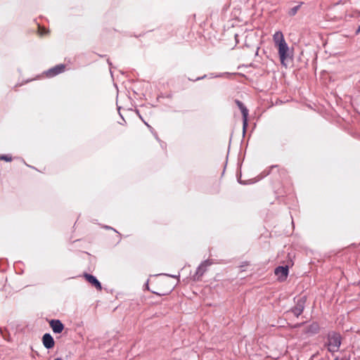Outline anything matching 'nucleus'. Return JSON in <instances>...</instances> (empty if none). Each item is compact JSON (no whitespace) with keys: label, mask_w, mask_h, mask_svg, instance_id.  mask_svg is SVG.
Returning <instances> with one entry per match:
<instances>
[{"label":"nucleus","mask_w":360,"mask_h":360,"mask_svg":"<svg viewBox=\"0 0 360 360\" xmlns=\"http://www.w3.org/2000/svg\"><path fill=\"white\" fill-rule=\"evenodd\" d=\"M326 338L327 342H325L324 346L327 347L328 352L333 354L338 352L342 342L341 334L335 330H330Z\"/></svg>","instance_id":"nucleus-1"},{"label":"nucleus","mask_w":360,"mask_h":360,"mask_svg":"<svg viewBox=\"0 0 360 360\" xmlns=\"http://www.w3.org/2000/svg\"><path fill=\"white\" fill-rule=\"evenodd\" d=\"M278 49V53L279 59L281 60V63L284 65L287 66L285 61L288 59L291 58L290 56V50L288 44L286 43L285 40H283L278 46H276Z\"/></svg>","instance_id":"nucleus-2"},{"label":"nucleus","mask_w":360,"mask_h":360,"mask_svg":"<svg viewBox=\"0 0 360 360\" xmlns=\"http://www.w3.org/2000/svg\"><path fill=\"white\" fill-rule=\"evenodd\" d=\"M307 296H302L295 300V297L294 298V301L295 302V305L291 307L287 313H292L296 317H299L304 311L305 308V304L307 302Z\"/></svg>","instance_id":"nucleus-3"},{"label":"nucleus","mask_w":360,"mask_h":360,"mask_svg":"<svg viewBox=\"0 0 360 360\" xmlns=\"http://www.w3.org/2000/svg\"><path fill=\"white\" fill-rule=\"evenodd\" d=\"M235 103L240 109L242 118H243V136L245 135L248 127V116H249V110L245 105V104L238 99L235 100Z\"/></svg>","instance_id":"nucleus-4"},{"label":"nucleus","mask_w":360,"mask_h":360,"mask_svg":"<svg viewBox=\"0 0 360 360\" xmlns=\"http://www.w3.org/2000/svg\"><path fill=\"white\" fill-rule=\"evenodd\" d=\"M212 264V260L207 259L202 262L198 266L195 274L193 275V278L194 281H200V278L207 271V267Z\"/></svg>","instance_id":"nucleus-5"},{"label":"nucleus","mask_w":360,"mask_h":360,"mask_svg":"<svg viewBox=\"0 0 360 360\" xmlns=\"http://www.w3.org/2000/svg\"><path fill=\"white\" fill-rule=\"evenodd\" d=\"M274 274L278 276L279 281H285L289 274V267L288 265L278 266L274 269Z\"/></svg>","instance_id":"nucleus-6"},{"label":"nucleus","mask_w":360,"mask_h":360,"mask_svg":"<svg viewBox=\"0 0 360 360\" xmlns=\"http://www.w3.org/2000/svg\"><path fill=\"white\" fill-rule=\"evenodd\" d=\"M65 70V65L58 64L44 72V74L47 77H53L63 72Z\"/></svg>","instance_id":"nucleus-7"},{"label":"nucleus","mask_w":360,"mask_h":360,"mask_svg":"<svg viewBox=\"0 0 360 360\" xmlns=\"http://www.w3.org/2000/svg\"><path fill=\"white\" fill-rule=\"evenodd\" d=\"M83 276L85 280L92 286H94L97 290H102V285L95 276L89 273H84Z\"/></svg>","instance_id":"nucleus-8"},{"label":"nucleus","mask_w":360,"mask_h":360,"mask_svg":"<svg viewBox=\"0 0 360 360\" xmlns=\"http://www.w3.org/2000/svg\"><path fill=\"white\" fill-rule=\"evenodd\" d=\"M49 326L56 334H60L65 328L64 324L59 319H51L49 321Z\"/></svg>","instance_id":"nucleus-9"},{"label":"nucleus","mask_w":360,"mask_h":360,"mask_svg":"<svg viewBox=\"0 0 360 360\" xmlns=\"http://www.w3.org/2000/svg\"><path fill=\"white\" fill-rule=\"evenodd\" d=\"M41 341L44 347L49 350L53 349L55 346V340L49 333H46L43 335Z\"/></svg>","instance_id":"nucleus-10"},{"label":"nucleus","mask_w":360,"mask_h":360,"mask_svg":"<svg viewBox=\"0 0 360 360\" xmlns=\"http://www.w3.org/2000/svg\"><path fill=\"white\" fill-rule=\"evenodd\" d=\"M320 330V326L318 322L314 321L309 325L305 330V333L310 335H316Z\"/></svg>","instance_id":"nucleus-11"},{"label":"nucleus","mask_w":360,"mask_h":360,"mask_svg":"<svg viewBox=\"0 0 360 360\" xmlns=\"http://www.w3.org/2000/svg\"><path fill=\"white\" fill-rule=\"evenodd\" d=\"M222 76V74H215L214 72H210L207 75H204L201 77H196L195 79H193V78H188V80L189 81H192V82H197V81H199V80H202V79H204L205 78H208V79H213V78H217V77H220Z\"/></svg>","instance_id":"nucleus-12"},{"label":"nucleus","mask_w":360,"mask_h":360,"mask_svg":"<svg viewBox=\"0 0 360 360\" xmlns=\"http://www.w3.org/2000/svg\"><path fill=\"white\" fill-rule=\"evenodd\" d=\"M283 40H285V39L281 32H276L274 34V41L276 46H278V44H280Z\"/></svg>","instance_id":"nucleus-13"},{"label":"nucleus","mask_w":360,"mask_h":360,"mask_svg":"<svg viewBox=\"0 0 360 360\" xmlns=\"http://www.w3.org/2000/svg\"><path fill=\"white\" fill-rule=\"evenodd\" d=\"M302 4H304V2L300 1L298 5L291 8L288 11V15L290 16V17L295 16L297 14V13L299 11V9L301 8Z\"/></svg>","instance_id":"nucleus-14"},{"label":"nucleus","mask_w":360,"mask_h":360,"mask_svg":"<svg viewBox=\"0 0 360 360\" xmlns=\"http://www.w3.org/2000/svg\"><path fill=\"white\" fill-rule=\"evenodd\" d=\"M0 333L4 340H8L10 334L6 328L0 326Z\"/></svg>","instance_id":"nucleus-15"},{"label":"nucleus","mask_w":360,"mask_h":360,"mask_svg":"<svg viewBox=\"0 0 360 360\" xmlns=\"http://www.w3.org/2000/svg\"><path fill=\"white\" fill-rule=\"evenodd\" d=\"M0 160L11 162L13 160V157L10 154H3L0 155Z\"/></svg>","instance_id":"nucleus-16"},{"label":"nucleus","mask_w":360,"mask_h":360,"mask_svg":"<svg viewBox=\"0 0 360 360\" xmlns=\"http://www.w3.org/2000/svg\"><path fill=\"white\" fill-rule=\"evenodd\" d=\"M248 265H249V262L245 261V262H243L241 263V264L239 266V267L240 268H243V267L247 266Z\"/></svg>","instance_id":"nucleus-17"},{"label":"nucleus","mask_w":360,"mask_h":360,"mask_svg":"<svg viewBox=\"0 0 360 360\" xmlns=\"http://www.w3.org/2000/svg\"><path fill=\"white\" fill-rule=\"evenodd\" d=\"M46 33V30L45 28L41 29V27H39V34L40 35H44Z\"/></svg>","instance_id":"nucleus-18"},{"label":"nucleus","mask_w":360,"mask_h":360,"mask_svg":"<svg viewBox=\"0 0 360 360\" xmlns=\"http://www.w3.org/2000/svg\"><path fill=\"white\" fill-rule=\"evenodd\" d=\"M103 227H104V229H108V230H113L114 231H115V232H117V231L115 229H113L112 227H111V226H107V225H105V226H104Z\"/></svg>","instance_id":"nucleus-19"},{"label":"nucleus","mask_w":360,"mask_h":360,"mask_svg":"<svg viewBox=\"0 0 360 360\" xmlns=\"http://www.w3.org/2000/svg\"><path fill=\"white\" fill-rule=\"evenodd\" d=\"M305 323V322H302V323H297L294 326V328H299L302 326H303L304 324Z\"/></svg>","instance_id":"nucleus-20"},{"label":"nucleus","mask_w":360,"mask_h":360,"mask_svg":"<svg viewBox=\"0 0 360 360\" xmlns=\"http://www.w3.org/2000/svg\"><path fill=\"white\" fill-rule=\"evenodd\" d=\"M143 287L145 289L149 290L148 281H146V283L144 284Z\"/></svg>","instance_id":"nucleus-21"},{"label":"nucleus","mask_w":360,"mask_h":360,"mask_svg":"<svg viewBox=\"0 0 360 360\" xmlns=\"http://www.w3.org/2000/svg\"><path fill=\"white\" fill-rule=\"evenodd\" d=\"M335 360H349L348 359L344 357V358H339V357H335Z\"/></svg>","instance_id":"nucleus-22"},{"label":"nucleus","mask_w":360,"mask_h":360,"mask_svg":"<svg viewBox=\"0 0 360 360\" xmlns=\"http://www.w3.org/2000/svg\"><path fill=\"white\" fill-rule=\"evenodd\" d=\"M360 33V25L357 27V29L355 31L356 34H359Z\"/></svg>","instance_id":"nucleus-23"},{"label":"nucleus","mask_w":360,"mask_h":360,"mask_svg":"<svg viewBox=\"0 0 360 360\" xmlns=\"http://www.w3.org/2000/svg\"><path fill=\"white\" fill-rule=\"evenodd\" d=\"M145 124H146L147 125V127L150 129V131H153V130H154V129H153V128L151 126H150L148 124H147L146 122H145Z\"/></svg>","instance_id":"nucleus-24"},{"label":"nucleus","mask_w":360,"mask_h":360,"mask_svg":"<svg viewBox=\"0 0 360 360\" xmlns=\"http://www.w3.org/2000/svg\"><path fill=\"white\" fill-rule=\"evenodd\" d=\"M22 162H24V163H25L27 167H31V168H32V169H35V167H32V166H30V165H27V164L25 162V160H24L23 159H22Z\"/></svg>","instance_id":"nucleus-25"},{"label":"nucleus","mask_w":360,"mask_h":360,"mask_svg":"<svg viewBox=\"0 0 360 360\" xmlns=\"http://www.w3.org/2000/svg\"><path fill=\"white\" fill-rule=\"evenodd\" d=\"M120 107H118V111H120ZM119 114H120V117H122V119L123 120V121L125 122L124 117L121 115L120 112H119Z\"/></svg>","instance_id":"nucleus-26"},{"label":"nucleus","mask_w":360,"mask_h":360,"mask_svg":"<svg viewBox=\"0 0 360 360\" xmlns=\"http://www.w3.org/2000/svg\"><path fill=\"white\" fill-rule=\"evenodd\" d=\"M238 183H239V184H245V182H243V181H241L240 179H238Z\"/></svg>","instance_id":"nucleus-27"},{"label":"nucleus","mask_w":360,"mask_h":360,"mask_svg":"<svg viewBox=\"0 0 360 360\" xmlns=\"http://www.w3.org/2000/svg\"><path fill=\"white\" fill-rule=\"evenodd\" d=\"M166 276H169V277H172V278H176L177 276H174V275H171V274H165Z\"/></svg>","instance_id":"nucleus-28"},{"label":"nucleus","mask_w":360,"mask_h":360,"mask_svg":"<svg viewBox=\"0 0 360 360\" xmlns=\"http://www.w3.org/2000/svg\"><path fill=\"white\" fill-rule=\"evenodd\" d=\"M108 64L109 65L110 68H111L112 66V63L110 62V60L109 59H108Z\"/></svg>","instance_id":"nucleus-29"},{"label":"nucleus","mask_w":360,"mask_h":360,"mask_svg":"<svg viewBox=\"0 0 360 360\" xmlns=\"http://www.w3.org/2000/svg\"><path fill=\"white\" fill-rule=\"evenodd\" d=\"M154 136H155V138L157 140H158V141H159V138H158V136L157 133H154Z\"/></svg>","instance_id":"nucleus-30"},{"label":"nucleus","mask_w":360,"mask_h":360,"mask_svg":"<svg viewBox=\"0 0 360 360\" xmlns=\"http://www.w3.org/2000/svg\"><path fill=\"white\" fill-rule=\"evenodd\" d=\"M259 49V47H257V48L256 53H255V55H256V56H257V55H258Z\"/></svg>","instance_id":"nucleus-31"},{"label":"nucleus","mask_w":360,"mask_h":360,"mask_svg":"<svg viewBox=\"0 0 360 360\" xmlns=\"http://www.w3.org/2000/svg\"><path fill=\"white\" fill-rule=\"evenodd\" d=\"M276 167H277V165H272V166L271 167V169H274V168H276Z\"/></svg>","instance_id":"nucleus-32"},{"label":"nucleus","mask_w":360,"mask_h":360,"mask_svg":"<svg viewBox=\"0 0 360 360\" xmlns=\"http://www.w3.org/2000/svg\"><path fill=\"white\" fill-rule=\"evenodd\" d=\"M54 360H63V359L60 357H58V358L55 359Z\"/></svg>","instance_id":"nucleus-33"},{"label":"nucleus","mask_w":360,"mask_h":360,"mask_svg":"<svg viewBox=\"0 0 360 360\" xmlns=\"http://www.w3.org/2000/svg\"><path fill=\"white\" fill-rule=\"evenodd\" d=\"M120 124H124V122H119Z\"/></svg>","instance_id":"nucleus-34"},{"label":"nucleus","mask_w":360,"mask_h":360,"mask_svg":"<svg viewBox=\"0 0 360 360\" xmlns=\"http://www.w3.org/2000/svg\"><path fill=\"white\" fill-rule=\"evenodd\" d=\"M120 124H124V122H119Z\"/></svg>","instance_id":"nucleus-35"},{"label":"nucleus","mask_w":360,"mask_h":360,"mask_svg":"<svg viewBox=\"0 0 360 360\" xmlns=\"http://www.w3.org/2000/svg\"><path fill=\"white\" fill-rule=\"evenodd\" d=\"M268 174H269V172H266V173L265 174V175H268Z\"/></svg>","instance_id":"nucleus-36"}]
</instances>
